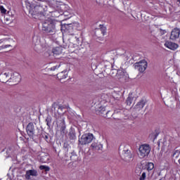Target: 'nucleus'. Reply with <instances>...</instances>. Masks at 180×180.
<instances>
[{
  "instance_id": "obj_1",
  "label": "nucleus",
  "mask_w": 180,
  "mask_h": 180,
  "mask_svg": "<svg viewBox=\"0 0 180 180\" xmlns=\"http://www.w3.org/2000/svg\"><path fill=\"white\" fill-rule=\"evenodd\" d=\"M25 5L30 15L34 19H39V20H44L46 19L44 12L47 11V6L44 5V1H40L39 4L36 5L34 2L26 0Z\"/></svg>"
},
{
  "instance_id": "obj_2",
  "label": "nucleus",
  "mask_w": 180,
  "mask_h": 180,
  "mask_svg": "<svg viewBox=\"0 0 180 180\" xmlns=\"http://www.w3.org/2000/svg\"><path fill=\"white\" fill-rule=\"evenodd\" d=\"M61 23L60 22L53 20H45L42 23V30L46 32V33H49L50 34H54L56 33V26Z\"/></svg>"
},
{
  "instance_id": "obj_3",
  "label": "nucleus",
  "mask_w": 180,
  "mask_h": 180,
  "mask_svg": "<svg viewBox=\"0 0 180 180\" xmlns=\"http://www.w3.org/2000/svg\"><path fill=\"white\" fill-rule=\"evenodd\" d=\"M26 131L30 139L40 136V129H39V127L36 126V124H33V122H30L27 125Z\"/></svg>"
},
{
  "instance_id": "obj_4",
  "label": "nucleus",
  "mask_w": 180,
  "mask_h": 180,
  "mask_svg": "<svg viewBox=\"0 0 180 180\" xmlns=\"http://www.w3.org/2000/svg\"><path fill=\"white\" fill-rule=\"evenodd\" d=\"M72 153V148L70 146L69 144L65 143L63 145V149L60 150L58 153V156L64 161H70L68 157H71V154Z\"/></svg>"
},
{
  "instance_id": "obj_5",
  "label": "nucleus",
  "mask_w": 180,
  "mask_h": 180,
  "mask_svg": "<svg viewBox=\"0 0 180 180\" xmlns=\"http://www.w3.org/2000/svg\"><path fill=\"white\" fill-rule=\"evenodd\" d=\"M139 151L140 158H148V155L151 153V147L148 144H143L139 146Z\"/></svg>"
},
{
  "instance_id": "obj_6",
  "label": "nucleus",
  "mask_w": 180,
  "mask_h": 180,
  "mask_svg": "<svg viewBox=\"0 0 180 180\" xmlns=\"http://www.w3.org/2000/svg\"><path fill=\"white\" fill-rule=\"evenodd\" d=\"M92 140H94V134L91 133L84 134L79 139V143L82 146H86V144L91 143Z\"/></svg>"
},
{
  "instance_id": "obj_7",
  "label": "nucleus",
  "mask_w": 180,
  "mask_h": 180,
  "mask_svg": "<svg viewBox=\"0 0 180 180\" xmlns=\"http://www.w3.org/2000/svg\"><path fill=\"white\" fill-rule=\"evenodd\" d=\"M56 124L58 129H59L61 134H65V120H64V117L58 116L56 117Z\"/></svg>"
},
{
  "instance_id": "obj_8",
  "label": "nucleus",
  "mask_w": 180,
  "mask_h": 180,
  "mask_svg": "<svg viewBox=\"0 0 180 180\" xmlns=\"http://www.w3.org/2000/svg\"><path fill=\"white\" fill-rule=\"evenodd\" d=\"M63 9H65V5L60 4L56 6L55 11H51L49 10V13H51L53 18H58L63 16Z\"/></svg>"
},
{
  "instance_id": "obj_9",
  "label": "nucleus",
  "mask_w": 180,
  "mask_h": 180,
  "mask_svg": "<svg viewBox=\"0 0 180 180\" xmlns=\"http://www.w3.org/2000/svg\"><path fill=\"white\" fill-rule=\"evenodd\" d=\"M122 158L125 162H131L133 161V153H131V150L129 149L122 150Z\"/></svg>"
},
{
  "instance_id": "obj_10",
  "label": "nucleus",
  "mask_w": 180,
  "mask_h": 180,
  "mask_svg": "<svg viewBox=\"0 0 180 180\" xmlns=\"http://www.w3.org/2000/svg\"><path fill=\"white\" fill-rule=\"evenodd\" d=\"M20 79H22L20 74L16 72H10V82H12L13 85L19 84V82H20Z\"/></svg>"
},
{
  "instance_id": "obj_11",
  "label": "nucleus",
  "mask_w": 180,
  "mask_h": 180,
  "mask_svg": "<svg viewBox=\"0 0 180 180\" xmlns=\"http://www.w3.org/2000/svg\"><path fill=\"white\" fill-rule=\"evenodd\" d=\"M147 61L143 60L139 63H136L134 64V68L135 70H137V71H139V72H144L146 70H147Z\"/></svg>"
},
{
  "instance_id": "obj_12",
  "label": "nucleus",
  "mask_w": 180,
  "mask_h": 180,
  "mask_svg": "<svg viewBox=\"0 0 180 180\" xmlns=\"http://www.w3.org/2000/svg\"><path fill=\"white\" fill-rule=\"evenodd\" d=\"M96 112H97L98 115H100V116H103V117H108V119H109L112 116V114L108 115H109V113H110V111L106 110V108L105 107H96Z\"/></svg>"
},
{
  "instance_id": "obj_13",
  "label": "nucleus",
  "mask_w": 180,
  "mask_h": 180,
  "mask_svg": "<svg viewBox=\"0 0 180 180\" xmlns=\"http://www.w3.org/2000/svg\"><path fill=\"white\" fill-rule=\"evenodd\" d=\"M180 37V29L178 27L174 28L170 34V40L175 41L179 39Z\"/></svg>"
},
{
  "instance_id": "obj_14",
  "label": "nucleus",
  "mask_w": 180,
  "mask_h": 180,
  "mask_svg": "<svg viewBox=\"0 0 180 180\" xmlns=\"http://www.w3.org/2000/svg\"><path fill=\"white\" fill-rule=\"evenodd\" d=\"M126 74L124 73V71H123V69H120L117 70V75H116V79L120 81V82H126Z\"/></svg>"
},
{
  "instance_id": "obj_15",
  "label": "nucleus",
  "mask_w": 180,
  "mask_h": 180,
  "mask_svg": "<svg viewBox=\"0 0 180 180\" xmlns=\"http://www.w3.org/2000/svg\"><path fill=\"white\" fill-rule=\"evenodd\" d=\"M75 25H77V23L75 22H72L70 24H64L63 25H62V29H65V32H68L70 34L72 35V30H74V27H75Z\"/></svg>"
},
{
  "instance_id": "obj_16",
  "label": "nucleus",
  "mask_w": 180,
  "mask_h": 180,
  "mask_svg": "<svg viewBox=\"0 0 180 180\" xmlns=\"http://www.w3.org/2000/svg\"><path fill=\"white\" fill-rule=\"evenodd\" d=\"M11 72H6L5 73L0 74V81L1 82L6 83L10 82Z\"/></svg>"
},
{
  "instance_id": "obj_17",
  "label": "nucleus",
  "mask_w": 180,
  "mask_h": 180,
  "mask_svg": "<svg viewBox=\"0 0 180 180\" xmlns=\"http://www.w3.org/2000/svg\"><path fill=\"white\" fill-rule=\"evenodd\" d=\"M165 46L167 48L169 49L170 50L175 51L178 47H179V45L174 42H171L169 41H166L165 43Z\"/></svg>"
},
{
  "instance_id": "obj_18",
  "label": "nucleus",
  "mask_w": 180,
  "mask_h": 180,
  "mask_svg": "<svg viewBox=\"0 0 180 180\" xmlns=\"http://www.w3.org/2000/svg\"><path fill=\"white\" fill-rule=\"evenodd\" d=\"M39 175V173H37V170L36 169H30L26 172V174L25 175V179H30V176H37Z\"/></svg>"
},
{
  "instance_id": "obj_19",
  "label": "nucleus",
  "mask_w": 180,
  "mask_h": 180,
  "mask_svg": "<svg viewBox=\"0 0 180 180\" xmlns=\"http://www.w3.org/2000/svg\"><path fill=\"white\" fill-rule=\"evenodd\" d=\"M91 148L93 151H99V150H102L103 146L99 142H94L91 143Z\"/></svg>"
},
{
  "instance_id": "obj_20",
  "label": "nucleus",
  "mask_w": 180,
  "mask_h": 180,
  "mask_svg": "<svg viewBox=\"0 0 180 180\" xmlns=\"http://www.w3.org/2000/svg\"><path fill=\"white\" fill-rule=\"evenodd\" d=\"M147 103V101L144 99H141L137 104L134 106L136 110H141L144 108V105Z\"/></svg>"
},
{
  "instance_id": "obj_21",
  "label": "nucleus",
  "mask_w": 180,
  "mask_h": 180,
  "mask_svg": "<svg viewBox=\"0 0 180 180\" xmlns=\"http://www.w3.org/2000/svg\"><path fill=\"white\" fill-rule=\"evenodd\" d=\"M66 106L65 105H63L61 104H58L57 103H53L52 104V108L51 110L53 112H56V109H58V110H63V109H65Z\"/></svg>"
},
{
  "instance_id": "obj_22",
  "label": "nucleus",
  "mask_w": 180,
  "mask_h": 180,
  "mask_svg": "<svg viewBox=\"0 0 180 180\" xmlns=\"http://www.w3.org/2000/svg\"><path fill=\"white\" fill-rule=\"evenodd\" d=\"M60 63L54 62L49 65L48 68V71H56V70H58L60 68Z\"/></svg>"
},
{
  "instance_id": "obj_23",
  "label": "nucleus",
  "mask_w": 180,
  "mask_h": 180,
  "mask_svg": "<svg viewBox=\"0 0 180 180\" xmlns=\"http://www.w3.org/2000/svg\"><path fill=\"white\" fill-rule=\"evenodd\" d=\"M52 53H53V56H55V57H56V56H60V55L63 54V47L57 46V47L53 48L52 49Z\"/></svg>"
},
{
  "instance_id": "obj_24",
  "label": "nucleus",
  "mask_w": 180,
  "mask_h": 180,
  "mask_svg": "<svg viewBox=\"0 0 180 180\" xmlns=\"http://www.w3.org/2000/svg\"><path fill=\"white\" fill-rule=\"evenodd\" d=\"M112 116L114 119H120L123 116V111L122 110H115Z\"/></svg>"
},
{
  "instance_id": "obj_25",
  "label": "nucleus",
  "mask_w": 180,
  "mask_h": 180,
  "mask_svg": "<svg viewBox=\"0 0 180 180\" xmlns=\"http://www.w3.org/2000/svg\"><path fill=\"white\" fill-rule=\"evenodd\" d=\"M70 43H72V44H75V46H78L79 44V37H74L72 36L70 37L69 38Z\"/></svg>"
},
{
  "instance_id": "obj_26",
  "label": "nucleus",
  "mask_w": 180,
  "mask_h": 180,
  "mask_svg": "<svg viewBox=\"0 0 180 180\" xmlns=\"http://www.w3.org/2000/svg\"><path fill=\"white\" fill-rule=\"evenodd\" d=\"M96 33H97V34L101 33L103 36H105V33H106V27L101 25L100 28L96 30Z\"/></svg>"
},
{
  "instance_id": "obj_27",
  "label": "nucleus",
  "mask_w": 180,
  "mask_h": 180,
  "mask_svg": "<svg viewBox=\"0 0 180 180\" xmlns=\"http://www.w3.org/2000/svg\"><path fill=\"white\" fill-rule=\"evenodd\" d=\"M67 160H70V161H78V155H77V153H75V152H74L73 150H72V153L70 155V156L68 157V158H67Z\"/></svg>"
},
{
  "instance_id": "obj_28",
  "label": "nucleus",
  "mask_w": 180,
  "mask_h": 180,
  "mask_svg": "<svg viewBox=\"0 0 180 180\" xmlns=\"http://www.w3.org/2000/svg\"><path fill=\"white\" fill-rule=\"evenodd\" d=\"M68 77V73L67 72H60V73L57 74V78L60 80L65 79Z\"/></svg>"
},
{
  "instance_id": "obj_29",
  "label": "nucleus",
  "mask_w": 180,
  "mask_h": 180,
  "mask_svg": "<svg viewBox=\"0 0 180 180\" xmlns=\"http://www.w3.org/2000/svg\"><path fill=\"white\" fill-rule=\"evenodd\" d=\"M69 139H70V140H75V139H77L75 129H70V131L69 132Z\"/></svg>"
},
{
  "instance_id": "obj_30",
  "label": "nucleus",
  "mask_w": 180,
  "mask_h": 180,
  "mask_svg": "<svg viewBox=\"0 0 180 180\" xmlns=\"http://www.w3.org/2000/svg\"><path fill=\"white\" fill-rule=\"evenodd\" d=\"M173 158H179V164L180 165V149L179 150H174L172 154Z\"/></svg>"
},
{
  "instance_id": "obj_31",
  "label": "nucleus",
  "mask_w": 180,
  "mask_h": 180,
  "mask_svg": "<svg viewBox=\"0 0 180 180\" xmlns=\"http://www.w3.org/2000/svg\"><path fill=\"white\" fill-rule=\"evenodd\" d=\"M41 162H49V155H41L40 158Z\"/></svg>"
},
{
  "instance_id": "obj_32",
  "label": "nucleus",
  "mask_w": 180,
  "mask_h": 180,
  "mask_svg": "<svg viewBox=\"0 0 180 180\" xmlns=\"http://www.w3.org/2000/svg\"><path fill=\"white\" fill-rule=\"evenodd\" d=\"M51 116H48L46 119V125L48 126L49 129H50V127H51Z\"/></svg>"
},
{
  "instance_id": "obj_33",
  "label": "nucleus",
  "mask_w": 180,
  "mask_h": 180,
  "mask_svg": "<svg viewBox=\"0 0 180 180\" xmlns=\"http://www.w3.org/2000/svg\"><path fill=\"white\" fill-rule=\"evenodd\" d=\"M39 169L45 171L46 172H49L50 171V167L49 166H44V165H41L39 167Z\"/></svg>"
},
{
  "instance_id": "obj_34",
  "label": "nucleus",
  "mask_w": 180,
  "mask_h": 180,
  "mask_svg": "<svg viewBox=\"0 0 180 180\" xmlns=\"http://www.w3.org/2000/svg\"><path fill=\"white\" fill-rule=\"evenodd\" d=\"M147 169L148 171H151L152 169H154V164L152 162L148 163Z\"/></svg>"
},
{
  "instance_id": "obj_35",
  "label": "nucleus",
  "mask_w": 180,
  "mask_h": 180,
  "mask_svg": "<svg viewBox=\"0 0 180 180\" xmlns=\"http://www.w3.org/2000/svg\"><path fill=\"white\" fill-rule=\"evenodd\" d=\"M150 139H153V140L154 141V140H155V139H157V137H158V133H156V134L153 133L150 135Z\"/></svg>"
},
{
  "instance_id": "obj_36",
  "label": "nucleus",
  "mask_w": 180,
  "mask_h": 180,
  "mask_svg": "<svg viewBox=\"0 0 180 180\" xmlns=\"http://www.w3.org/2000/svg\"><path fill=\"white\" fill-rule=\"evenodd\" d=\"M41 136L44 140H49V134H46V132L41 133Z\"/></svg>"
},
{
  "instance_id": "obj_37",
  "label": "nucleus",
  "mask_w": 180,
  "mask_h": 180,
  "mask_svg": "<svg viewBox=\"0 0 180 180\" xmlns=\"http://www.w3.org/2000/svg\"><path fill=\"white\" fill-rule=\"evenodd\" d=\"M70 15H71V13H70V12L63 9V14L62 16H70Z\"/></svg>"
},
{
  "instance_id": "obj_38",
  "label": "nucleus",
  "mask_w": 180,
  "mask_h": 180,
  "mask_svg": "<svg viewBox=\"0 0 180 180\" xmlns=\"http://www.w3.org/2000/svg\"><path fill=\"white\" fill-rule=\"evenodd\" d=\"M2 49H8L10 48L9 50H12V45L11 44H6L1 46Z\"/></svg>"
},
{
  "instance_id": "obj_39",
  "label": "nucleus",
  "mask_w": 180,
  "mask_h": 180,
  "mask_svg": "<svg viewBox=\"0 0 180 180\" xmlns=\"http://www.w3.org/2000/svg\"><path fill=\"white\" fill-rule=\"evenodd\" d=\"M126 102H127V105L130 106L131 105V98L128 97Z\"/></svg>"
},
{
  "instance_id": "obj_40",
  "label": "nucleus",
  "mask_w": 180,
  "mask_h": 180,
  "mask_svg": "<svg viewBox=\"0 0 180 180\" xmlns=\"http://www.w3.org/2000/svg\"><path fill=\"white\" fill-rule=\"evenodd\" d=\"M0 10H1V13H6V9H5V8H4V6H1Z\"/></svg>"
},
{
  "instance_id": "obj_41",
  "label": "nucleus",
  "mask_w": 180,
  "mask_h": 180,
  "mask_svg": "<svg viewBox=\"0 0 180 180\" xmlns=\"http://www.w3.org/2000/svg\"><path fill=\"white\" fill-rule=\"evenodd\" d=\"M5 19H6V22H7V23H12V19H11V18H8L7 16H6Z\"/></svg>"
},
{
  "instance_id": "obj_42",
  "label": "nucleus",
  "mask_w": 180,
  "mask_h": 180,
  "mask_svg": "<svg viewBox=\"0 0 180 180\" xmlns=\"http://www.w3.org/2000/svg\"><path fill=\"white\" fill-rule=\"evenodd\" d=\"M146 179V172H143L141 177L139 178V180H145Z\"/></svg>"
},
{
  "instance_id": "obj_43",
  "label": "nucleus",
  "mask_w": 180,
  "mask_h": 180,
  "mask_svg": "<svg viewBox=\"0 0 180 180\" xmlns=\"http://www.w3.org/2000/svg\"><path fill=\"white\" fill-rule=\"evenodd\" d=\"M159 31L160 34H165V32H166L165 30L160 29Z\"/></svg>"
},
{
  "instance_id": "obj_44",
  "label": "nucleus",
  "mask_w": 180,
  "mask_h": 180,
  "mask_svg": "<svg viewBox=\"0 0 180 180\" xmlns=\"http://www.w3.org/2000/svg\"><path fill=\"white\" fill-rule=\"evenodd\" d=\"M34 49L35 51L39 52V48L37 47V45L34 46Z\"/></svg>"
},
{
  "instance_id": "obj_45",
  "label": "nucleus",
  "mask_w": 180,
  "mask_h": 180,
  "mask_svg": "<svg viewBox=\"0 0 180 180\" xmlns=\"http://www.w3.org/2000/svg\"><path fill=\"white\" fill-rule=\"evenodd\" d=\"M70 44H66L65 45H63L64 49H67V47H69Z\"/></svg>"
},
{
  "instance_id": "obj_46",
  "label": "nucleus",
  "mask_w": 180,
  "mask_h": 180,
  "mask_svg": "<svg viewBox=\"0 0 180 180\" xmlns=\"http://www.w3.org/2000/svg\"><path fill=\"white\" fill-rule=\"evenodd\" d=\"M105 96H108L106 94H103L101 96V98H105Z\"/></svg>"
},
{
  "instance_id": "obj_47",
  "label": "nucleus",
  "mask_w": 180,
  "mask_h": 180,
  "mask_svg": "<svg viewBox=\"0 0 180 180\" xmlns=\"http://www.w3.org/2000/svg\"><path fill=\"white\" fill-rule=\"evenodd\" d=\"M110 115H111V116H113V113H112L110 111V113H108V116H109Z\"/></svg>"
},
{
  "instance_id": "obj_48",
  "label": "nucleus",
  "mask_w": 180,
  "mask_h": 180,
  "mask_svg": "<svg viewBox=\"0 0 180 180\" xmlns=\"http://www.w3.org/2000/svg\"><path fill=\"white\" fill-rule=\"evenodd\" d=\"M177 2H179V4H180V0H177Z\"/></svg>"
}]
</instances>
